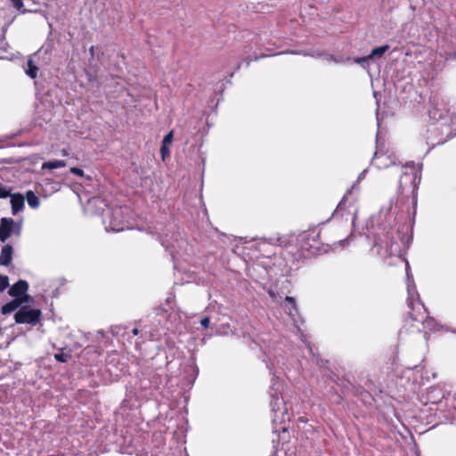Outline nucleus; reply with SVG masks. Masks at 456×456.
Wrapping results in <instances>:
<instances>
[{
	"label": "nucleus",
	"mask_w": 456,
	"mask_h": 456,
	"mask_svg": "<svg viewBox=\"0 0 456 456\" xmlns=\"http://www.w3.org/2000/svg\"><path fill=\"white\" fill-rule=\"evenodd\" d=\"M388 49H389L388 45L376 47V48L372 49L371 53L368 56V58H371L374 56H382Z\"/></svg>",
	"instance_id": "obj_14"
},
{
	"label": "nucleus",
	"mask_w": 456,
	"mask_h": 456,
	"mask_svg": "<svg viewBox=\"0 0 456 456\" xmlns=\"http://www.w3.org/2000/svg\"><path fill=\"white\" fill-rule=\"evenodd\" d=\"M71 358V354L69 353H56L54 354V359L60 362H67Z\"/></svg>",
	"instance_id": "obj_16"
},
{
	"label": "nucleus",
	"mask_w": 456,
	"mask_h": 456,
	"mask_svg": "<svg viewBox=\"0 0 456 456\" xmlns=\"http://www.w3.org/2000/svg\"><path fill=\"white\" fill-rule=\"evenodd\" d=\"M66 166H67V163L64 160H52V161L44 162L42 164V169H55V168L65 167Z\"/></svg>",
	"instance_id": "obj_11"
},
{
	"label": "nucleus",
	"mask_w": 456,
	"mask_h": 456,
	"mask_svg": "<svg viewBox=\"0 0 456 456\" xmlns=\"http://www.w3.org/2000/svg\"><path fill=\"white\" fill-rule=\"evenodd\" d=\"M11 205L12 214L16 215L24 208V197L20 193L12 194Z\"/></svg>",
	"instance_id": "obj_8"
},
{
	"label": "nucleus",
	"mask_w": 456,
	"mask_h": 456,
	"mask_svg": "<svg viewBox=\"0 0 456 456\" xmlns=\"http://www.w3.org/2000/svg\"><path fill=\"white\" fill-rule=\"evenodd\" d=\"M131 332L134 336H136L139 334V330L137 328H134Z\"/></svg>",
	"instance_id": "obj_27"
},
{
	"label": "nucleus",
	"mask_w": 456,
	"mask_h": 456,
	"mask_svg": "<svg viewBox=\"0 0 456 456\" xmlns=\"http://www.w3.org/2000/svg\"><path fill=\"white\" fill-rule=\"evenodd\" d=\"M28 70H27V74L31 77V78H36L37 76V71H38V68L34 64L33 61L32 60H28Z\"/></svg>",
	"instance_id": "obj_15"
},
{
	"label": "nucleus",
	"mask_w": 456,
	"mask_h": 456,
	"mask_svg": "<svg viewBox=\"0 0 456 456\" xmlns=\"http://www.w3.org/2000/svg\"><path fill=\"white\" fill-rule=\"evenodd\" d=\"M19 307L20 308V302H19L16 298H13L1 307V314L4 315L11 314L17 310Z\"/></svg>",
	"instance_id": "obj_10"
},
{
	"label": "nucleus",
	"mask_w": 456,
	"mask_h": 456,
	"mask_svg": "<svg viewBox=\"0 0 456 456\" xmlns=\"http://www.w3.org/2000/svg\"><path fill=\"white\" fill-rule=\"evenodd\" d=\"M274 55H275V54H262L261 56H256L255 58H251V57H249V56H248V57H246V58L244 59V61H245V63H246V66H249V64H250L253 61H258V60H259V59H261V58H265V57H267V56H274Z\"/></svg>",
	"instance_id": "obj_20"
},
{
	"label": "nucleus",
	"mask_w": 456,
	"mask_h": 456,
	"mask_svg": "<svg viewBox=\"0 0 456 456\" xmlns=\"http://www.w3.org/2000/svg\"><path fill=\"white\" fill-rule=\"evenodd\" d=\"M346 201H347V197L345 195L343 197V199L340 200L338 208H339L340 209H343L346 207Z\"/></svg>",
	"instance_id": "obj_26"
},
{
	"label": "nucleus",
	"mask_w": 456,
	"mask_h": 456,
	"mask_svg": "<svg viewBox=\"0 0 456 456\" xmlns=\"http://www.w3.org/2000/svg\"><path fill=\"white\" fill-rule=\"evenodd\" d=\"M9 287V278L0 274V293Z\"/></svg>",
	"instance_id": "obj_18"
},
{
	"label": "nucleus",
	"mask_w": 456,
	"mask_h": 456,
	"mask_svg": "<svg viewBox=\"0 0 456 456\" xmlns=\"http://www.w3.org/2000/svg\"><path fill=\"white\" fill-rule=\"evenodd\" d=\"M30 296L27 294V292L21 296H19L16 299L20 302V307L22 305L28 303L29 301Z\"/></svg>",
	"instance_id": "obj_23"
},
{
	"label": "nucleus",
	"mask_w": 456,
	"mask_h": 456,
	"mask_svg": "<svg viewBox=\"0 0 456 456\" xmlns=\"http://www.w3.org/2000/svg\"><path fill=\"white\" fill-rule=\"evenodd\" d=\"M160 155L163 160H165L170 155L169 146L161 145Z\"/></svg>",
	"instance_id": "obj_21"
},
{
	"label": "nucleus",
	"mask_w": 456,
	"mask_h": 456,
	"mask_svg": "<svg viewBox=\"0 0 456 456\" xmlns=\"http://www.w3.org/2000/svg\"><path fill=\"white\" fill-rule=\"evenodd\" d=\"M89 52H90L91 55L93 56L94 54V46H91L89 49Z\"/></svg>",
	"instance_id": "obj_28"
},
{
	"label": "nucleus",
	"mask_w": 456,
	"mask_h": 456,
	"mask_svg": "<svg viewBox=\"0 0 456 456\" xmlns=\"http://www.w3.org/2000/svg\"><path fill=\"white\" fill-rule=\"evenodd\" d=\"M61 153H62L63 156H67L68 155L67 150H62Z\"/></svg>",
	"instance_id": "obj_29"
},
{
	"label": "nucleus",
	"mask_w": 456,
	"mask_h": 456,
	"mask_svg": "<svg viewBox=\"0 0 456 456\" xmlns=\"http://www.w3.org/2000/svg\"><path fill=\"white\" fill-rule=\"evenodd\" d=\"M285 302L289 304V315H295L297 314V306L296 299L292 297L287 296L285 297Z\"/></svg>",
	"instance_id": "obj_13"
},
{
	"label": "nucleus",
	"mask_w": 456,
	"mask_h": 456,
	"mask_svg": "<svg viewBox=\"0 0 456 456\" xmlns=\"http://www.w3.org/2000/svg\"><path fill=\"white\" fill-rule=\"evenodd\" d=\"M69 171L71 174H73L75 175H77L80 177L84 176V171L79 167H71Z\"/></svg>",
	"instance_id": "obj_24"
},
{
	"label": "nucleus",
	"mask_w": 456,
	"mask_h": 456,
	"mask_svg": "<svg viewBox=\"0 0 456 456\" xmlns=\"http://www.w3.org/2000/svg\"><path fill=\"white\" fill-rule=\"evenodd\" d=\"M28 289V283L27 281L20 280L15 282L8 290V294L14 298L25 294Z\"/></svg>",
	"instance_id": "obj_6"
},
{
	"label": "nucleus",
	"mask_w": 456,
	"mask_h": 456,
	"mask_svg": "<svg viewBox=\"0 0 456 456\" xmlns=\"http://www.w3.org/2000/svg\"><path fill=\"white\" fill-rule=\"evenodd\" d=\"M399 237L398 232H394L391 228H383L375 234L374 244L370 251L383 260L400 255L401 245L398 242Z\"/></svg>",
	"instance_id": "obj_1"
},
{
	"label": "nucleus",
	"mask_w": 456,
	"mask_h": 456,
	"mask_svg": "<svg viewBox=\"0 0 456 456\" xmlns=\"http://www.w3.org/2000/svg\"><path fill=\"white\" fill-rule=\"evenodd\" d=\"M174 139V133L173 131H169L165 136L162 141V145L169 146L172 144Z\"/></svg>",
	"instance_id": "obj_19"
},
{
	"label": "nucleus",
	"mask_w": 456,
	"mask_h": 456,
	"mask_svg": "<svg viewBox=\"0 0 456 456\" xmlns=\"http://www.w3.org/2000/svg\"><path fill=\"white\" fill-rule=\"evenodd\" d=\"M403 178L409 179L411 183V192L413 194V198L415 199L417 196V190L419 183H420V176L418 175L416 172L411 174L404 173Z\"/></svg>",
	"instance_id": "obj_9"
},
{
	"label": "nucleus",
	"mask_w": 456,
	"mask_h": 456,
	"mask_svg": "<svg viewBox=\"0 0 456 456\" xmlns=\"http://www.w3.org/2000/svg\"><path fill=\"white\" fill-rule=\"evenodd\" d=\"M13 225V219L6 217L2 218L0 225V240L2 242H4L11 236Z\"/></svg>",
	"instance_id": "obj_5"
},
{
	"label": "nucleus",
	"mask_w": 456,
	"mask_h": 456,
	"mask_svg": "<svg viewBox=\"0 0 456 456\" xmlns=\"http://www.w3.org/2000/svg\"><path fill=\"white\" fill-rule=\"evenodd\" d=\"M200 324L205 328L208 329L210 325V318L208 316H205L200 320Z\"/></svg>",
	"instance_id": "obj_25"
},
{
	"label": "nucleus",
	"mask_w": 456,
	"mask_h": 456,
	"mask_svg": "<svg viewBox=\"0 0 456 456\" xmlns=\"http://www.w3.org/2000/svg\"><path fill=\"white\" fill-rule=\"evenodd\" d=\"M11 191L6 189L5 187H0V198L1 199H6L8 197H11Z\"/></svg>",
	"instance_id": "obj_22"
},
{
	"label": "nucleus",
	"mask_w": 456,
	"mask_h": 456,
	"mask_svg": "<svg viewBox=\"0 0 456 456\" xmlns=\"http://www.w3.org/2000/svg\"><path fill=\"white\" fill-rule=\"evenodd\" d=\"M323 244L320 230L312 229L303 232L299 238L298 256L295 257V260L309 258L319 254L323 250Z\"/></svg>",
	"instance_id": "obj_2"
},
{
	"label": "nucleus",
	"mask_w": 456,
	"mask_h": 456,
	"mask_svg": "<svg viewBox=\"0 0 456 456\" xmlns=\"http://www.w3.org/2000/svg\"><path fill=\"white\" fill-rule=\"evenodd\" d=\"M13 7H15L20 12L26 13L28 12L27 9L24 8V4L22 0H11Z\"/></svg>",
	"instance_id": "obj_17"
},
{
	"label": "nucleus",
	"mask_w": 456,
	"mask_h": 456,
	"mask_svg": "<svg viewBox=\"0 0 456 456\" xmlns=\"http://www.w3.org/2000/svg\"><path fill=\"white\" fill-rule=\"evenodd\" d=\"M407 305L410 309L408 315L412 322L423 323L428 319V309L419 298L410 295L407 298Z\"/></svg>",
	"instance_id": "obj_4"
},
{
	"label": "nucleus",
	"mask_w": 456,
	"mask_h": 456,
	"mask_svg": "<svg viewBox=\"0 0 456 456\" xmlns=\"http://www.w3.org/2000/svg\"><path fill=\"white\" fill-rule=\"evenodd\" d=\"M42 318V311L37 308H31L28 305L21 306L14 314V321L18 324H29L36 326Z\"/></svg>",
	"instance_id": "obj_3"
},
{
	"label": "nucleus",
	"mask_w": 456,
	"mask_h": 456,
	"mask_svg": "<svg viewBox=\"0 0 456 456\" xmlns=\"http://www.w3.org/2000/svg\"><path fill=\"white\" fill-rule=\"evenodd\" d=\"M13 248L10 244H6L1 248L0 265H9L12 259Z\"/></svg>",
	"instance_id": "obj_7"
},
{
	"label": "nucleus",
	"mask_w": 456,
	"mask_h": 456,
	"mask_svg": "<svg viewBox=\"0 0 456 456\" xmlns=\"http://www.w3.org/2000/svg\"><path fill=\"white\" fill-rule=\"evenodd\" d=\"M26 200L28 206L32 208H37L39 206V199L32 191L26 192Z\"/></svg>",
	"instance_id": "obj_12"
}]
</instances>
